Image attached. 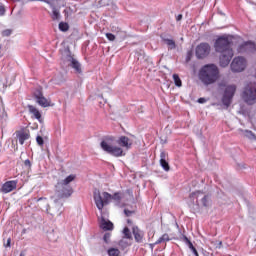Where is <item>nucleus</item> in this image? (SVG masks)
I'll use <instances>...</instances> for the list:
<instances>
[{
    "mask_svg": "<svg viewBox=\"0 0 256 256\" xmlns=\"http://www.w3.org/2000/svg\"><path fill=\"white\" fill-rule=\"evenodd\" d=\"M217 53H221L220 55V66L227 67L229 63H231V59H233V49H231V40L229 36L219 37L214 45Z\"/></svg>",
    "mask_w": 256,
    "mask_h": 256,
    "instance_id": "obj_1",
    "label": "nucleus"
},
{
    "mask_svg": "<svg viewBox=\"0 0 256 256\" xmlns=\"http://www.w3.org/2000/svg\"><path fill=\"white\" fill-rule=\"evenodd\" d=\"M198 77L203 85H213L219 79V68L215 64L204 65L200 69Z\"/></svg>",
    "mask_w": 256,
    "mask_h": 256,
    "instance_id": "obj_2",
    "label": "nucleus"
},
{
    "mask_svg": "<svg viewBox=\"0 0 256 256\" xmlns=\"http://www.w3.org/2000/svg\"><path fill=\"white\" fill-rule=\"evenodd\" d=\"M93 197L98 211H103V207H105V205H109L112 199L113 201L118 202L121 201L122 199L121 193L119 192H116L113 195H111L109 192H101L98 189L94 190Z\"/></svg>",
    "mask_w": 256,
    "mask_h": 256,
    "instance_id": "obj_3",
    "label": "nucleus"
},
{
    "mask_svg": "<svg viewBox=\"0 0 256 256\" xmlns=\"http://www.w3.org/2000/svg\"><path fill=\"white\" fill-rule=\"evenodd\" d=\"M75 177L76 176L74 174H71L56 184V191H58L59 197H61V199H67L73 195V188H71L69 183L75 181Z\"/></svg>",
    "mask_w": 256,
    "mask_h": 256,
    "instance_id": "obj_4",
    "label": "nucleus"
},
{
    "mask_svg": "<svg viewBox=\"0 0 256 256\" xmlns=\"http://www.w3.org/2000/svg\"><path fill=\"white\" fill-rule=\"evenodd\" d=\"M100 147L105 151V153L112 155V157H125V152L123 151V148L113 146V137L111 136L106 137L104 140H102L100 143Z\"/></svg>",
    "mask_w": 256,
    "mask_h": 256,
    "instance_id": "obj_5",
    "label": "nucleus"
},
{
    "mask_svg": "<svg viewBox=\"0 0 256 256\" xmlns=\"http://www.w3.org/2000/svg\"><path fill=\"white\" fill-rule=\"evenodd\" d=\"M218 87L221 91H223L222 95V103L225 107H229L233 101V97H235V92L237 91V86L235 85H226L225 82H220Z\"/></svg>",
    "mask_w": 256,
    "mask_h": 256,
    "instance_id": "obj_6",
    "label": "nucleus"
},
{
    "mask_svg": "<svg viewBox=\"0 0 256 256\" xmlns=\"http://www.w3.org/2000/svg\"><path fill=\"white\" fill-rule=\"evenodd\" d=\"M190 199H196L197 205L202 207H211V198L208 195H203L200 191L190 194Z\"/></svg>",
    "mask_w": 256,
    "mask_h": 256,
    "instance_id": "obj_7",
    "label": "nucleus"
},
{
    "mask_svg": "<svg viewBox=\"0 0 256 256\" xmlns=\"http://www.w3.org/2000/svg\"><path fill=\"white\" fill-rule=\"evenodd\" d=\"M63 59L68 63L70 67H72L73 70H75L76 73L79 75L83 73V70L81 69V63H79L77 59L73 58L71 52H66V55L63 56Z\"/></svg>",
    "mask_w": 256,
    "mask_h": 256,
    "instance_id": "obj_8",
    "label": "nucleus"
},
{
    "mask_svg": "<svg viewBox=\"0 0 256 256\" xmlns=\"http://www.w3.org/2000/svg\"><path fill=\"white\" fill-rule=\"evenodd\" d=\"M245 67H247V61H245V58L243 57H236L231 63V69L234 73L245 71Z\"/></svg>",
    "mask_w": 256,
    "mask_h": 256,
    "instance_id": "obj_9",
    "label": "nucleus"
},
{
    "mask_svg": "<svg viewBox=\"0 0 256 256\" xmlns=\"http://www.w3.org/2000/svg\"><path fill=\"white\" fill-rule=\"evenodd\" d=\"M211 53V46L208 43H201L196 47V57L198 59H205Z\"/></svg>",
    "mask_w": 256,
    "mask_h": 256,
    "instance_id": "obj_10",
    "label": "nucleus"
},
{
    "mask_svg": "<svg viewBox=\"0 0 256 256\" xmlns=\"http://www.w3.org/2000/svg\"><path fill=\"white\" fill-rule=\"evenodd\" d=\"M15 189H17V180H11V181H7L5 182L0 191L1 193L7 194V193H11V191H15Z\"/></svg>",
    "mask_w": 256,
    "mask_h": 256,
    "instance_id": "obj_11",
    "label": "nucleus"
},
{
    "mask_svg": "<svg viewBox=\"0 0 256 256\" xmlns=\"http://www.w3.org/2000/svg\"><path fill=\"white\" fill-rule=\"evenodd\" d=\"M169 154L165 151L162 150L160 152V165L164 171H170L171 167L169 166Z\"/></svg>",
    "mask_w": 256,
    "mask_h": 256,
    "instance_id": "obj_12",
    "label": "nucleus"
},
{
    "mask_svg": "<svg viewBox=\"0 0 256 256\" xmlns=\"http://www.w3.org/2000/svg\"><path fill=\"white\" fill-rule=\"evenodd\" d=\"M117 145L123 147L124 149H129L133 145V141L127 136H121L116 141Z\"/></svg>",
    "mask_w": 256,
    "mask_h": 256,
    "instance_id": "obj_13",
    "label": "nucleus"
},
{
    "mask_svg": "<svg viewBox=\"0 0 256 256\" xmlns=\"http://www.w3.org/2000/svg\"><path fill=\"white\" fill-rule=\"evenodd\" d=\"M132 232H133L136 243H143V237H145V232H143L137 226H133Z\"/></svg>",
    "mask_w": 256,
    "mask_h": 256,
    "instance_id": "obj_14",
    "label": "nucleus"
},
{
    "mask_svg": "<svg viewBox=\"0 0 256 256\" xmlns=\"http://www.w3.org/2000/svg\"><path fill=\"white\" fill-rule=\"evenodd\" d=\"M100 227L103 229V231H113L112 222L103 217L100 220Z\"/></svg>",
    "mask_w": 256,
    "mask_h": 256,
    "instance_id": "obj_15",
    "label": "nucleus"
},
{
    "mask_svg": "<svg viewBox=\"0 0 256 256\" xmlns=\"http://www.w3.org/2000/svg\"><path fill=\"white\" fill-rule=\"evenodd\" d=\"M16 137L20 143V145H24L25 141L29 140V133L25 132V131H19L16 134Z\"/></svg>",
    "mask_w": 256,
    "mask_h": 256,
    "instance_id": "obj_16",
    "label": "nucleus"
},
{
    "mask_svg": "<svg viewBox=\"0 0 256 256\" xmlns=\"http://www.w3.org/2000/svg\"><path fill=\"white\" fill-rule=\"evenodd\" d=\"M28 111L29 113H31V115H33L34 119H37V121H41V112H39L37 110V108H35V106L33 105H28Z\"/></svg>",
    "mask_w": 256,
    "mask_h": 256,
    "instance_id": "obj_17",
    "label": "nucleus"
},
{
    "mask_svg": "<svg viewBox=\"0 0 256 256\" xmlns=\"http://www.w3.org/2000/svg\"><path fill=\"white\" fill-rule=\"evenodd\" d=\"M50 8L52 9V19L53 21H59L61 19V13L59 12V9L55 6V2H53L50 5Z\"/></svg>",
    "mask_w": 256,
    "mask_h": 256,
    "instance_id": "obj_18",
    "label": "nucleus"
},
{
    "mask_svg": "<svg viewBox=\"0 0 256 256\" xmlns=\"http://www.w3.org/2000/svg\"><path fill=\"white\" fill-rule=\"evenodd\" d=\"M241 135H244V137H247V139H250L251 141H255L256 136L255 133H253L250 130H240Z\"/></svg>",
    "mask_w": 256,
    "mask_h": 256,
    "instance_id": "obj_19",
    "label": "nucleus"
},
{
    "mask_svg": "<svg viewBox=\"0 0 256 256\" xmlns=\"http://www.w3.org/2000/svg\"><path fill=\"white\" fill-rule=\"evenodd\" d=\"M244 49L246 51H249L250 53H253V51L256 50V45L255 43L253 42H246L244 45H243Z\"/></svg>",
    "mask_w": 256,
    "mask_h": 256,
    "instance_id": "obj_20",
    "label": "nucleus"
},
{
    "mask_svg": "<svg viewBox=\"0 0 256 256\" xmlns=\"http://www.w3.org/2000/svg\"><path fill=\"white\" fill-rule=\"evenodd\" d=\"M36 101L41 107H49V100H47L45 96H41L40 98L36 99Z\"/></svg>",
    "mask_w": 256,
    "mask_h": 256,
    "instance_id": "obj_21",
    "label": "nucleus"
},
{
    "mask_svg": "<svg viewBox=\"0 0 256 256\" xmlns=\"http://www.w3.org/2000/svg\"><path fill=\"white\" fill-rule=\"evenodd\" d=\"M168 241H171V238H169V234H163V235L155 242V245H160V243H167Z\"/></svg>",
    "mask_w": 256,
    "mask_h": 256,
    "instance_id": "obj_22",
    "label": "nucleus"
},
{
    "mask_svg": "<svg viewBox=\"0 0 256 256\" xmlns=\"http://www.w3.org/2000/svg\"><path fill=\"white\" fill-rule=\"evenodd\" d=\"M55 209L57 210V215H61L63 213V202L59 200L54 201Z\"/></svg>",
    "mask_w": 256,
    "mask_h": 256,
    "instance_id": "obj_23",
    "label": "nucleus"
},
{
    "mask_svg": "<svg viewBox=\"0 0 256 256\" xmlns=\"http://www.w3.org/2000/svg\"><path fill=\"white\" fill-rule=\"evenodd\" d=\"M164 43L168 45V49H175L177 47V45L175 44V40L173 39L166 38L164 39Z\"/></svg>",
    "mask_w": 256,
    "mask_h": 256,
    "instance_id": "obj_24",
    "label": "nucleus"
},
{
    "mask_svg": "<svg viewBox=\"0 0 256 256\" xmlns=\"http://www.w3.org/2000/svg\"><path fill=\"white\" fill-rule=\"evenodd\" d=\"M107 253H108V256H119V255H121V251H119V249H117V248H109Z\"/></svg>",
    "mask_w": 256,
    "mask_h": 256,
    "instance_id": "obj_25",
    "label": "nucleus"
},
{
    "mask_svg": "<svg viewBox=\"0 0 256 256\" xmlns=\"http://www.w3.org/2000/svg\"><path fill=\"white\" fill-rule=\"evenodd\" d=\"M173 80H174L176 87H181L183 85L181 82V78H179L178 74H173Z\"/></svg>",
    "mask_w": 256,
    "mask_h": 256,
    "instance_id": "obj_26",
    "label": "nucleus"
},
{
    "mask_svg": "<svg viewBox=\"0 0 256 256\" xmlns=\"http://www.w3.org/2000/svg\"><path fill=\"white\" fill-rule=\"evenodd\" d=\"M123 235L125 239H133V236L131 234V230H129L127 227L123 229Z\"/></svg>",
    "mask_w": 256,
    "mask_h": 256,
    "instance_id": "obj_27",
    "label": "nucleus"
},
{
    "mask_svg": "<svg viewBox=\"0 0 256 256\" xmlns=\"http://www.w3.org/2000/svg\"><path fill=\"white\" fill-rule=\"evenodd\" d=\"M59 29L60 31H69V24L65 23V22H60L59 23Z\"/></svg>",
    "mask_w": 256,
    "mask_h": 256,
    "instance_id": "obj_28",
    "label": "nucleus"
},
{
    "mask_svg": "<svg viewBox=\"0 0 256 256\" xmlns=\"http://www.w3.org/2000/svg\"><path fill=\"white\" fill-rule=\"evenodd\" d=\"M34 97L35 99H39L40 97H43V89L38 88L36 91H34Z\"/></svg>",
    "mask_w": 256,
    "mask_h": 256,
    "instance_id": "obj_29",
    "label": "nucleus"
},
{
    "mask_svg": "<svg viewBox=\"0 0 256 256\" xmlns=\"http://www.w3.org/2000/svg\"><path fill=\"white\" fill-rule=\"evenodd\" d=\"M13 29H5L2 31V37H11Z\"/></svg>",
    "mask_w": 256,
    "mask_h": 256,
    "instance_id": "obj_30",
    "label": "nucleus"
},
{
    "mask_svg": "<svg viewBox=\"0 0 256 256\" xmlns=\"http://www.w3.org/2000/svg\"><path fill=\"white\" fill-rule=\"evenodd\" d=\"M103 241L107 244L111 243V233L107 232L104 234Z\"/></svg>",
    "mask_w": 256,
    "mask_h": 256,
    "instance_id": "obj_31",
    "label": "nucleus"
},
{
    "mask_svg": "<svg viewBox=\"0 0 256 256\" xmlns=\"http://www.w3.org/2000/svg\"><path fill=\"white\" fill-rule=\"evenodd\" d=\"M36 143H37L40 147H43V145H45V141L43 140V137H41V136H37V137H36Z\"/></svg>",
    "mask_w": 256,
    "mask_h": 256,
    "instance_id": "obj_32",
    "label": "nucleus"
},
{
    "mask_svg": "<svg viewBox=\"0 0 256 256\" xmlns=\"http://www.w3.org/2000/svg\"><path fill=\"white\" fill-rule=\"evenodd\" d=\"M106 39H108V41H115V35L112 33H106Z\"/></svg>",
    "mask_w": 256,
    "mask_h": 256,
    "instance_id": "obj_33",
    "label": "nucleus"
},
{
    "mask_svg": "<svg viewBox=\"0 0 256 256\" xmlns=\"http://www.w3.org/2000/svg\"><path fill=\"white\" fill-rule=\"evenodd\" d=\"M119 245L120 247H129V244L125 240H120Z\"/></svg>",
    "mask_w": 256,
    "mask_h": 256,
    "instance_id": "obj_34",
    "label": "nucleus"
},
{
    "mask_svg": "<svg viewBox=\"0 0 256 256\" xmlns=\"http://www.w3.org/2000/svg\"><path fill=\"white\" fill-rule=\"evenodd\" d=\"M181 241H183V242L186 243V245H187L191 240H189V238H187V236L183 235V236L181 237Z\"/></svg>",
    "mask_w": 256,
    "mask_h": 256,
    "instance_id": "obj_35",
    "label": "nucleus"
},
{
    "mask_svg": "<svg viewBox=\"0 0 256 256\" xmlns=\"http://www.w3.org/2000/svg\"><path fill=\"white\" fill-rule=\"evenodd\" d=\"M5 15V7L0 5V17H3Z\"/></svg>",
    "mask_w": 256,
    "mask_h": 256,
    "instance_id": "obj_36",
    "label": "nucleus"
},
{
    "mask_svg": "<svg viewBox=\"0 0 256 256\" xmlns=\"http://www.w3.org/2000/svg\"><path fill=\"white\" fill-rule=\"evenodd\" d=\"M124 213H125L126 217H131V215H133V211H130L127 209L124 210Z\"/></svg>",
    "mask_w": 256,
    "mask_h": 256,
    "instance_id": "obj_37",
    "label": "nucleus"
},
{
    "mask_svg": "<svg viewBox=\"0 0 256 256\" xmlns=\"http://www.w3.org/2000/svg\"><path fill=\"white\" fill-rule=\"evenodd\" d=\"M40 1H42L43 3H47V5H51L55 3V0H40Z\"/></svg>",
    "mask_w": 256,
    "mask_h": 256,
    "instance_id": "obj_38",
    "label": "nucleus"
},
{
    "mask_svg": "<svg viewBox=\"0 0 256 256\" xmlns=\"http://www.w3.org/2000/svg\"><path fill=\"white\" fill-rule=\"evenodd\" d=\"M24 165H25L26 167H31V161H30L29 159L25 160V161H24Z\"/></svg>",
    "mask_w": 256,
    "mask_h": 256,
    "instance_id": "obj_39",
    "label": "nucleus"
},
{
    "mask_svg": "<svg viewBox=\"0 0 256 256\" xmlns=\"http://www.w3.org/2000/svg\"><path fill=\"white\" fill-rule=\"evenodd\" d=\"M186 245L189 247V249H191V251H192V249L195 248V246H193V243L191 241L188 242Z\"/></svg>",
    "mask_w": 256,
    "mask_h": 256,
    "instance_id": "obj_40",
    "label": "nucleus"
},
{
    "mask_svg": "<svg viewBox=\"0 0 256 256\" xmlns=\"http://www.w3.org/2000/svg\"><path fill=\"white\" fill-rule=\"evenodd\" d=\"M4 245H5V247H11V238H8L7 243Z\"/></svg>",
    "mask_w": 256,
    "mask_h": 256,
    "instance_id": "obj_41",
    "label": "nucleus"
},
{
    "mask_svg": "<svg viewBox=\"0 0 256 256\" xmlns=\"http://www.w3.org/2000/svg\"><path fill=\"white\" fill-rule=\"evenodd\" d=\"M207 100L205 98H199L198 103H206Z\"/></svg>",
    "mask_w": 256,
    "mask_h": 256,
    "instance_id": "obj_42",
    "label": "nucleus"
},
{
    "mask_svg": "<svg viewBox=\"0 0 256 256\" xmlns=\"http://www.w3.org/2000/svg\"><path fill=\"white\" fill-rule=\"evenodd\" d=\"M181 19H183V15L179 14L176 16V21H181Z\"/></svg>",
    "mask_w": 256,
    "mask_h": 256,
    "instance_id": "obj_43",
    "label": "nucleus"
},
{
    "mask_svg": "<svg viewBox=\"0 0 256 256\" xmlns=\"http://www.w3.org/2000/svg\"><path fill=\"white\" fill-rule=\"evenodd\" d=\"M192 252L194 253L195 256H199V253L197 252L196 248L192 249Z\"/></svg>",
    "mask_w": 256,
    "mask_h": 256,
    "instance_id": "obj_44",
    "label": "nucleus"
},
{
    "mask_svg": "<svg viewBox=\"0 0 256 256\" xmlns=\"http://www.w3.org/2000/svg\"><path fill=\"white\" fill-rule=\"evenodd\" d=\"M155 245H157V244H155V242H154L153 244H150L151 249H153V247H154Z\"/></svg>",
    "mask_w": 256,
    "mask_h": 256,
    "instance_id": "obj_45",
    "label": "nucleus"
},
{
    "mask_svg": "<svg viewBox=\"0 0 256 256\" xmlns=\"http://www.w3.org/2000/svg\"><path fill=\"white\" fill-rule=\"evenodd\" d=\"M12 1H14V2H19V1H21V0H12Z\"/></svg>",
    "mask_w": 256,
    "mask_h": 256,
    "instance_id": "obj_46",
    "label": "nucleus"
},
{
    "mask_svg": "<svg viewBox=\"0 0 256 256\" xmlns=\"http://www.w3.org/2000/svg\"><path fill=\"white\" fill-rule=\"evenodd\" d=\"M31 1H41V0H31Z\"/></svg>",
    "mask_w": 256,
    "mask_h": 256,
    "instance_id": "obj_47",
    "label": "nucleus"
},
{
    "mask_svg": "<svg viewBox=\"0 0 256 256\" xmlns=\"http://www.w3.org/2000/svg\"><path fill=\"white\" fill-rule=\"evenodd\" d=\"M20 256H25V255H23V254H20Z\"/></svg>",
    "mask_w": 256,
    "mask_h": 256,
    "instance_id": "obj_48",
    "label": "nucleus"
}]
</instances>
